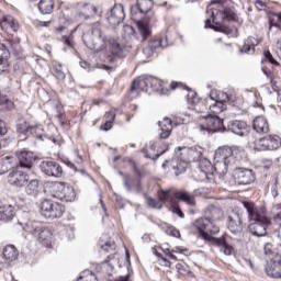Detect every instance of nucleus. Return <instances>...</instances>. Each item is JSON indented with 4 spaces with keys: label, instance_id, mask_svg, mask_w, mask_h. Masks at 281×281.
Here are the masks:
<instances>
[{
    "label": "nucleus",
    "instance_id": "20",
    "mask_svg": "<svg viewBox=\"0 0 281 281\" xmlns=\"http://www.w3.org/2000/svg\"><path fill=\"white\" fill-rule=\"evenodd\" d=\"M206 102H215L216 104H225V102H229V94L227 92H223L220 90H211Z\"/></svg>",
    "mask_w": 281,
    "mask_h": 281
},
{
    "label": "nucleus",
    "instance_id": "5",
    "mask_svg": "<svg viewBox=\"0 0 281 281\" xmlns=\"http://www.w3.org/2000/svg\"><path fill=\"white\" fill-rule=\"evenodd\" d=\"M195 227L200 232L202 238L205 240V236H210V234H218L221 232V228L218 225H216L212 220H210V216L200 217L198 221H195Z\"/></svg>",
    "mask_w": 281,
    "mask_h": 281
},
{
    "label": "nucleus",
    "instance_id": "15",
    "mask_svg": "<svg viewBox=\"0 0 281 281\" xmlns=\"http://www.w3.org/2000/svg\"><path fill=\"white\" fill-rule=\"evenodd\" d=\"M228 229L232 234H240L243 232V221L240 220V214L233 211L228 216Z\"/></svg>",
    "mask_w": 281,
    "mask_h": 281
},
{
    "label": "nucleus",
    "instance_id": "30",
    "mask_svg": "<svg viewBox=\"0 0 281 281\" xmlns=\"http://www.w3.org/2000/svg\"><path fill=\"white\" fill-rule=\"evenodd\" d=\"M148 87H150L148 75L140 76L138 79L134 80L132 85V89H140V91H145V93H148Z\"/></svg>",
    "mask_w": 281,
    "mask_h": 281
},
{
    "label": "nucleus",
    "instance_id": "52",
    "mask_svg": "<svg viewBox=\"0 0 281 281\" xmlns=\"http://www.w3.org/2000/svg\"><path fill=\"white\" fill-rule=\"evenodd\" d=\"M10 69V63L7 59L0 58V74H3Z\"/></svg>",
    "mask_w": 281,
    "mask_h": 281
},
{
    "label": "nucleus",
    "instance_id": "46",
    "mask_svg": "<svg viewBox=\"0 0 281 281\" xmlns=\"http://www.w3.org/2000/svg\"><path fill=\"white\" fill-rule=\"evenodd\" d=\"M101 249L104 251V254H109V251H115V241L110 240L101 244Z\"/></svg>",
    "mask_w": 281,
    "mask_h": 281
},
{
    "label": "nucleus",
    "instance_id": "1",
    "mask_svg": "<svg viewBox=\"0 0 281 281\" xmlns=\"http://www.w3.org/2000/svg\"><path fill=\"white\" fill-rule=\"evenodd\" d=\"M105 41L106 47H109V52L105 55V60L108 63L115 64L117 63V58H124L126 56V46H124L117 37L104 38L102 36H88L83 38V43L87 47L94 52H102V45Z\"/></svg>",
    "mask_w": 281,
    "mask_h": 281
},
{
    "label": "nucleus",
    "instance_id": "36",
    "mask_svg": "<svg viewBox=\"0 0 281 281\" xmlns=\"http://www.w3.org/2000/svg\"><path fill=\"white\" fill-rule=\"evenodd\" d=\"M226 109H227V106L225 104L213 102L210 105V112L209 113H212V115H216L218 117V115L221 113H223V111H226Z\"/></svg>",
    "mask_w": 281,
    "mask_h": 281
},
{
    "label": "nucleus",
    "instance_id": "13",
    "mask_svg": "<svg viewBox=\"0 0 281 281\" xmlns=\"http://www.w3.org/2000/svg\"><path fill=\"white\" fill-rule=\"evenodd\" d=\"M124 19H126V13H124V4H115L108 16L109 24L120 25Z\"/></svg>",
    "mask_w": 281,
    "mask_h": 281
},
{
    "label": "nucleus",
    "instance_id": "62",
    "mask_svg": "<svg viewBox=\"0 0 281 281\" xmlns=\"http://www.w3.org/2000/svg\"><path fill=\"white\" fill-rule=\"evenodd\" d=\"M255 5H256L257 10H263L267 4H265V2H262V0H257L255 2Z\"/></svg>",
    "mask_w": 281,
    "mask_h": 281
},
{
    "label": "nucleus",
    "instance_id": "64",
    "mask_svg": "<svg viewBox=\"0 0 281 281\" xmlns=\"http://www.w3.org/2000/svg\"><path fill=\"white\" fill-rule=\"evenodd\" d=\"M64 164L68 166V168H71L72 170L78 171V169L76 168V165H74V162H71L70 160L66 159L64 160Z\"/></svg>",
    "mask_w": 281,
    "mask_h": 281
},
{
    "label": "nucleus",
    "instance_id": "8",
    "mask_svg": "<svg viewBox=\"0 0 281 281\" xmlns=\"http://www.w3.org/2000/svg\"><path fill=\"white\" fill-rule=\"evenodd\" d=\"M202 120H204L205 125H199L201 133H209V131H218V128L223 126V120L216 114L209 113L207 115H203Z\"/></svg>",
    "mask_w": 281,
    "mask_h": 281
},
{
    "label": "nucleus",
    "instance_id": "47",
    "mask_svg": "<svg viewBox=\"0 0 281 281\" xmlns=\"http://www.w3.org/2000/svg\"><path fill=\"white\" fill-rule=\"evenodd\" d=\"M220 31L226 35L238 34V29H236L235 26L229 27V26L223 25V26H220Z\"/></svg>",
    "mask_w": 281,
    "mask_h": 281
},
{
    "label": "nucleus",
    "instance_id": "39",
    "mask_svg": "<svg viewBox=\"0 0 281 281\" xmlns=\"http://www.w3.org/2000/svg\"><path fill=\"white\" fill-rule=\"evenodd\" d=\"M26 193L31 195L38 194V180H31L25 188Z\"/></svg>",
    "mask_w": 281,
    "mask_h": 281
},
{
    "label": "nucleus",
    "instance_id": "27",
    "mask_svg": "<svg viewBox=\"0 0 281 281\" xmlns=\"http://www.w3.org/2000/svg\"><path fill=\"white\" fill-rule=\"evenodd\" d=\"M65 213V206L58 204V202H53L50 209L46 213L45 218H60Z\"/></svg>",
    "mask_w": 281,
    "mask_h": 281
},
{
    "label": "nucleus",
    "instance_id": "26",
    "mask_svg": "<svg viewBox=\"0 0 281 281\" xmlns=\"http://www.w3.org/2000/svg\"><path fill=\"white\" fill-rule=\"evenodd\" d=\"M228 128L235 135H247V123L243 121H232Z\"/></svg>",
    "mask_w": 281,
    "mask_h": 281
},
{
    "label": "nucleus",
    "instance_id": "4",
    "mask_svg": "<svg viewBox=\"0 0 281 281\" xmlns=\"http://www.w3.org/2000/svg\"><path fill=\"white\" fill-rule=\"evenodd\" d=\"M235 164L234 151L229 146H223L215 150L214 170L217 175H227V167Z\"/></svg>",
    "mask_w": 281,
    "mask_h": 281
},
{
    "label": "nucleus",
    "instance_id": "55",
    "mask_svg": "<svg viewBox=\"0 0 281 281\" xmlns=\"http://www.w3.org/2000/svg\"><path fill=\"white\" fill-rule=\"evenodd\" d=\"M263 249H265L266 256H273V254H276V250L272 244H266Z\"/></svg>",
    "mask_w": 281,
    "mask_h": 281
},
{
    "label": "nucleus",
    "instance_id": "14",
    "mask_svg": "<svg viewBox=\"0 0 281 281\" xmlns=\"http://www.w3.org/2000/svg\"><path fill=\"white\" fill-rule=\"evenodd\" d=\"M8 181L11 186L23 188L27 183V175L15 167V170L9 173Z\"/></svg>",
    "mask_w": 281,
    "mask_h": 281
},
{
    "label": "nucleus",
    "instance_id": "17",
    "mask_svg": "<svg viewBox=\"0 0 281 281\" xmlns=\"http://www.w3.org/2000/svg\"><path fill=\"white\" fill-rule=\"evenodd\" d=\"M38 131L36 125H31L23 117H20L16 122V133L19 135H34Z\"/></svg>",
    "mask_w": 281,
    "mask_h": 281
},
{
    "label": "nucleus",
    "instance_id": "40",
    "mask_svg": "<svg viewBox=\"0 0 281 281\" xmlns=\"http://www.w3.org/2000/svg\"><path fill=\"white\" fill-rule=\"evenodd\" d=\"M85 30L90 32L92 36H102V26L99 23L85 26Z\"/></svg>",
    "mask_w": 281,
    "mask_h": 281
},
{
    "label": "nucleus",
    "instance_id": "58",
    "mask_svg": "<svg viewBox=\"0 0 281 281\" xmlns=\"http://www.w3.org/2000/svg\"><path fill=\"white\" fill-rule=\"evenodd\" d=\"M8 127L5 126V122L0 120V137H3V135H7Z\"/></svg>",
    "mask_w": 281,
    "mask_h": 281
},
{
    "label": "nucleus",
    "instance_id": "29",
    "mask_svg": "<svg viewBox=\"0 0 281 281\" xmlns=\"http://www.w3.org/2000/svg\"><path fill=\"white\" fill-rule=\"evenodd\" d=\"M14 218V206L12 205H2L0 206V221L8 223Z\"/></svg>",
    "mask_w": 281,
    "mask_h": 281
},
{
    "label": "nucleus",
    "instance_id": "41",
    "mask_svg": "<svg viewBox=\"0 0 281 281\" xmlns=\"http://www.w3.org/2000/svg\"><path fill=\"white\" fill-rule=\"evenodd\" d=\"M119 175H121V177H123V184L124 188H126V190L128 192H131V190H133V182L135 181V179H133L131 176L125 175L124 172L120 171Z\"/></svg>",
    "mask_w": 281,
    "mask_h": 281
},
{
    "label": "nucleus",
    "instance_id": "23",
    "mask_svg": "<svg viewBox=\"0 0 281 281\" xmlns=\"http://www.w3.org/2000/svg\"><path fill=\"white\" fill-rule=\"evenodd\" d=\"M64 186H65V183L57 182V181L48 182L46 184L47 193L50 194L52 196H54L55 199L60 200V196L63 194Z\"/></svg>",
    "mask_w": 281,
    "mask_h": 281
},
{
    "label": "nucleus",
    "instance_id": "3",
    "mask_svg": "<svg viewBox=\"0 0 281 281\" xmlns=\"http://www.w3.org/2000/svg\"><path fill=\"white\" fill-rule=\"evenodd\" d=\"M150 10H153V0H137V3L131 9L132 18L136 21L143 36H150L153 34L148 22L142 20Z\"/></svg>",
    "mask_w": 281,
    "mask_h": 281
},
{
    "label": "nucleus",
    "instance_id": "6",
    "mask_svg": "<svg viewBox=\"0 0 281 281\" xmlns=\"http://www.w3.org/2000/svg\"><path fill=\"white\" fill-rule=\"evenodd\" d=\"M281 147V138L278 135H268L255 143V150H278Z\"/></svg>",
    "mask_w": 281,
    "mask_h": 281
},
{
    "label": "nucleus",
    "instance_id": "22",
    "mask_svg": "<svg viewBox=\"0 0 281 281\" xmlns=\"http://www.w3.org/2000/svg\"><path fill=\"white\" fill-rule=\"evenodd\" d=\"M281 13H270L268 34H280Z\"/></svg>",
    "mask_w": 281,
    "mask_h": 281
},
{
    "label": "nucleus",
    "instance_id": "2",
    "mask_svg": "<svg viewBox=\"0 0 281 281\" xmlns=\"http://www.w3.org/2000/svg\"><path fill=\"white\" fill-rule=\"evenodd\" d=\"M243 206L247 211L250 221H252L248 226L250 234L258 237L267 236V226L271 225V221L267 217V210L247 201L243 202Z\"/></svg>",
    "mask_w": 281,
    "mask_h": 281
},
{
    "label": "nucleus",
    "instance_id": "11",
    "mask_svg": "<svg viewBox=\"0 0 281 281\" xmlns=\"http://www.w3.org/2000/svg\"><path fill=\"white\" fill-rule=\"evenodd\" d=\"M232 0H215L214 3L223 5L224 10L217 11L216 14H220L221 19L226 21H238V12L234 7H227V3H231Z\"/></svg>",
    "mask_w": 281,
    "mask_h": 281
},
{
    "label": "nucleus",
    "instance_id": "45",
    "mask_svg": "<svg viewBox=\"0 0 281 281\" xmlns=\"http://www.w3.org/2000/svg\"><path fill=\"white\" fill-rule=\"evenodd\" d=\"M148 83H149V87H151L153 89H156L157 91L161 89V80H159L156 77L148 76Z\"/></svg>",
    "mask_w": 281,
    "mask_h": 281
},
{
    "label": "nucleus",
    "instance_id": "9",
    "mask_svg": "<svg viewBox=\"0 0 281 281\" xmlns=\"http://www.w3.org/2000/svg\"><path fill=\"white\" fill-rule=\"evenodd\" d=\"M31 234L38 240V243H41V245H44V247H49L52 245V231L49 228L38 224L33 227Z\"/></svg>",
    "mask_w": 281,
    "mask_h": 281
},
{
    "label": "nucleus",
    "instance_id": "61",
    "mask_svg": "<svg viewBox=\"0 0 281 281\" xmlns=\"http://www.w3.org/2000/svg\"><path fill=\"white\" fill-rule=\"evenodd\" d=\"M265 56H266L267 60H269V63H271V65H278V61H276L273 59V55H271V52H269V50L266 52Z\"/></svg>",
    "mask_w": 281,
    "mask_h": 281
},
{
    "label": "nucleus",
    "instance_id": "21",
    "mask_svg": "<svg viewBox=\"0 0 281 281\" xmlns=\"http://www.w3.org/2000/svg\"><path fill=\"white\" fill-rule=\"evenodd\" d=\"M172 45V37L168 36H154L149 40L150 49H157V47H168Z\"/></svg>",
    "mask_w": 281,
    "mask_h": 281
},
{
    "label": "nucleus",
    "instance_id": "51",
    "mask_svg": "<svg viewBox=\"0 0 281 281\" xmlns=\"http://www.w3.org/2000/svg\"><path fill=\"white\" fill-rule=\"evenodd\" d=\"M54 74L58 80H65V72L63 71V66H56Z\"/></svg>",
    "mask_w": 281,
    "mask_h": 281
},
{
    "label": "nucleus",
    "instance_id": "34",
    "mask_svg": "<svg viewBox=\"0 0 281 281\" xmlns=\"http://www.w3.org/2000/svg\"><path fill=\"white\" fill-rule=\"evenodd\" d=\"M206 216H209L210 221L216 225V221L223 218V211L218 207L211 206L206 211Z\"/></svg>",
    "mask_w": 281,
    "mask_h": 281
},
{
    "label": "nucleus",
    "instance_id": "57",
    "mask_svg": "<svg viewBox=\"0 0 281 281\" xmlns=\"http://www.w3.org/2000/svg\"><path fill=\"white\" fill-rule=\"evenodd\" d=\"M8 170H10V165H8L5 162V160L0 162V175H5V172H8Z\"/></svg>",
    "mask_w": 281,
    "mask_h": 281
},
{
    "label": "nucleus",
    "instance_id": "60",
    "mask_svg": "<svg viewBox=\"0 0 281 281\" xmlns=\"http://www.w3.org/2000/svg\"><path fill=\"white\" fill-rule=\"evenodd\" d=\"M105 120L108 122H112V123L115 122V112H113V111L106 112Z\"/></svg>",
    "mask_w": 281,
    "mask_h": 281
},
{
    "label": "nucleus",
    "instance_id": "43",
    "mask_svg": "<svg viewBox=\"0 0 281 281\" xmlns=\"http://www.w3.org/2000/svg\"><path fill=\"white\" fill-rule=\"evenodd\" d=\"M189 155L193 157V161H201V157L203 155V148L201 147H193L189 150Z\"/></svg>",
    "mask_w": 281,
    "mask_h": 281
},
{
    "label": "nucleus",
    "instance_id": "10",
    "mask_svg": "<svg viewBox=\"0 0 281 281\" xmlns=\"http://www.w3.org/2000/svg\"><path fill=\"white\" fill-rule=\"evenodd\" d=\"M234 180L237 186H249L256 181V176L251 169L236 168L234 171Z\"/></svg>",
    "mask_w": 281,
    "mask_h": 281
},
{
    "label": "nucleus",
    "instance_id": "56",
    "mask_svg": "<svg viewBox=\"0 0 281 281\" xmlns=\"http://www.w3.org/2000/svg\"><path fill=\"white\" fill-rule=\"evenodd\" d=\"M176 269L178 270V273H180V276H188V273H190V271L186 269V267H183V265L181 263H177Z\"/></svg>",
    "mask_w": 281,
    "mask_h": 281
},
{
    "label": "nucleus",
    "instance_id": "44",
    "mask_svg": "<svg viewBox=\"0 0 281 281\" xmlns=\"http://www.w3.org/2000/svg\"><path fill=\"white\" fill-rule=\"evenodd\" d=\"M164 203H166V202H161V199H159V200H155L153 198L147 199V205L149 207H153V210H161Z\"/></svg>",
    "mask_w": 281,
    "mask_h": 281
},
{
    "label": "nucleus",
    "instance_id": "50",
    "mask_svg": "<svg viewBox=\"0 0 281 281\" xmlns=\"http://www.w3.org/2000/svg\"><path fill=\"white\" fill-rule=\"evenodd\" d=\"M256 45H258V43H256V44L252 43V47L249 44H245L243 46V48L240 49L241 54H254V52H255L254 47H256Z\"/></svg>",
    "mask_w": 281,
    "mask_h": 281
},
{
    "label": "nucleus",
    "instance_id": "42",
    "mask_svg": "<svg viewBox=\"0 0 281 281\" xmlns=\"http://www.w3.org/2000/svg\"><path fill=\"white\" fill-rule=\"evenodd\" d=\"M233 150V160L236 161H240V159H243V157H245V149H243V147H231Z\"/></svg>",
    "mask_w": 281,
    "mask_h": 281
},
{
    "label": "nucleus",
    "instance_id": "49",
    "mask_svg": "<svg viewBox=\"0 0 281 281\" xmlns=\"http://www.w3.org/2000/svg\"><path fill=\"white\" fill-rule=\"evenodd\" d=\"M187 102L189 104H196V93L194 92V90H189L187 94Z\"/></svg>",
    "mask_w": 281,
    "mask_h": 281
},
{
    "label": "nucleus",
    "instance_id": "48",
    "mask_svg": "<svg viewBox=\"0 0 281 281\" xmlns=\"http://www.w3.org/2000/svg\"><path fill=\"white\" fill-rule=\"evenodd\" d=\"M86 273L87 276L83 277V276H80L77 281H98V278L95 277V274H93L92 272H89V271H86L83 272Z\"/></svg>",
    "mask_w": 281,
    "mask_h": 281
},
{
    "label": "nucleus",
    "instance_id": "38",
    "mask_svg": "<svg viewBox=\"0 0 281 281\" xmlns=\"http://www.w3.org/2000/svg\"><path fill=\"white\" fill-rule=\"evenodd\" d=\"M12 109H14V102L5 97H0V111H12Z\"/></svg>",
    "mask_w": 281,
    "mask_h": 281
},
{
    "label": "nucleus",
    "instance_id": "24",
    "mask_svg": "<svg viewBox=\"0 0 281 281\" xmlns=\"http://www.w3.org/2000/svg\"><path fill=\"white\" fill-rule=\"evenodd\" d=\"M158 124L161 128V133L159 134L160 139H168V137H170V133H172V121H170L168 117H165Z\"/></svg>",
    "mask_w": 281,
    "mask_h": 281
},
{
    "label": "nucleus",
    "instance_id": "19",
    "mask_svg": "<svg viewBox=\"0 0 281 281\" xmlns=\"http://www.w3.org/2000/svg\"><path fill=\"white\" fill-rule=\"evenodd\" d=\"M266 273L270 278H281V257L277 256L271 259L270 265L266 268Z\"/></svg>",
    "mask_w": 281,
    "mask_h": 281
},
{
    "label": "nucleus",
    "instance_id": "63",
    "mask_svg": "<svg viewBox=\"0 0 281 281\" xmlns=\"http://www.w3.org/2000/svg\"><path fill=\"white\" fill-rule=\"evenodd\" d=\"M173 214H177L180 218H183V212L177 206H172Z\"/></svg>",
    "mask_w": 281,
    "mask_h": 281
},
{
    "label": "nucleus",
    "instance_id": "25",
    "mask_svg": "<svg viewBox=\"0 0 281 281\" xmlns=\"http://www.w3.org/2000/svg\"><path fill=\"white\" fill-rule=\"evenodd\" d=\"M252 127L257 133H269V122L265 116H257L252 122Z\"/></svg>",
    "mask_w": 281,
    "mask_h": 281
},
{
    "label": "nucleus",
    "instance_id": "35",
    "mask_svg": "<svg viewBox=\"0 0 281 281\" xmlns=\"http://www.w3.org/2000/svg\"><path fill=\"white\" fill-rule=\"evenodd\" d=\"M199 161V169L201 172H204V175H210V170H212V168H214V166H212V162L210 160H207V158H201Z\"/></svg>",
    "mask_w": 281,
    "mask_h": 281
},
{
    "label": "nucleus",
    "instance_id": "33",
    "mask_svg": "<svg viewBox=\"0 0 281 281\" xmlns=\"http://www.w3.org/2000/svg\"><path fill=\"white\" fill-rule=\"evenodd\" d=\"M176 199H179L180 201H183V203H187V205H190L191 207L195 205L194 195L190 194L188 191H178L175 194Z\"/></svg>",
    "mask_w": 281,
    "mask_h": 281
},
{
    "label": "nucleus",
    "instance_id": "32",
    "mask_svg": "<svg viewBox=\"0 0 281 281\" xmlns=\"http://www.w3.org/2000/svg\"><path fill=\"white\" fill-rule=\"evenodd\" d=\"M74 199H76V191L74 190V188L64 183V189L61 191L59 201H66V203H69L74 201Z\"/></svg>",
    "mask_w": 281,
    "mask_h": 281
},
{
    "label": "nucleus",
    "instance_id": "31",
    "mask_svg": "<svg viewBox=\"0 0 281 281\" xmlns=\"http://www.w3.org/2000/svg\"><path fill=\"white\" fill-rule=\"evenodd\" d=\"M54 0H41L37 4L41 14H52V12H54Z\"/></svg>",
    "mask_w": 281,
    "mask_h": 281
},
{
    "label": "nucleus",
    "instance_id": "53",
    "mask_svg": "<svg viewBox=\"0 0 281 281\" xmlns=\"http://www.w3.org/2000/svg\"><path fill=\"white\" fill-rule=\"evenodd\" d=\"M166 234H168V236H173V238H179L180 236L179 231H177L175 226L167 227Z\"/></svg>",
    "mask_w": 281,
    "mask_h": 281
},
{
    "label": "nucleus",
    "instance_id": "54",
    "mask_svg": "<svg viewBox=\"0 0 281 281\" xmlns=\"http://www.w3.org/2000/svg\"><path fill=\"white\" fill-rule=\"evenodd\" d=\"M170 194V190H161L158 193V196L162 203H166L168 201V195Z\"/></svg>",
    "mask_w": 281,
    "mask_h": 281
},
{
    "label": "nucleus",
    "instance_id": "16",
    "mask_svg": "<svg viewBox=\"0 0 281 281\" xmlns=\"http://www.w3.org/2000/svg\"><path fill=\"white\" fill-rule=\"evenodd\" d=\"M205 240L209 243H213L216 247H220V251L224 254V256H232V251L234 248L225 243V239L213 237L212 235H204Z\"/></svg>",
    "mask_w": 281,
    "mask_h": 281
},
{
    "label": "nucleus",
    "instance_id": "12",
    "mask_svg": "<svg viewBox=\"0 0 281 281\" xmlns=\"http://www.w3.org/2000/svg\"><path fill=\"white\" fill-rule=\"evenodd\" d=\"M40 168L47 177H63V167L55 161L44 160L41 162Z\"/></svg>",
    "mask_w": 281,
    "mask_h": 281
},
{
    "label": "nucleus",
    "instance_id": "37",
    "mask_svg": "<svg viewBox=\"0 0 281 281\" xmlns=\"http://www.w3.org/2000/svg\"><path fill=\"white\" fill-rule=\"evenodd\" d=\"M53 203L54 201L46 199L38 205L40 212L44 218L47 216V213L49 212Z\"/></svg>",
    "mask_w": 281,
    "mask_h": 281
},
{
    "label": "nucleus",
    "instance_id": "59",
    "mask_svg": "<svg viewBox=\"0 0 281 281\" xmlns=\"http://www.w3.org/2000/svg\"><path fill=\"white\" fill-rule=\"evenodd\" d=\"M101 131H111L113 128V122L105 121L103 125L100 126Z\"/></svg>",
    "mask_w": 281,
    "mask_h": 281
},
{
    "label": "nucleus",
    "instance_id": "28",
    "mask_svg": "<svg viewBox=\"0 0 281 281\" xmlns=\"http://www.w3.org/2000/svg\"><path fill=\"white\" fill-rule=\"evenodd\" d=\"M3 258L9 262H14L19 258V250L13 245H8L3 248Z\"/></svg>",
    "mask_w": 281,
    "mask_h": 281
},
{
    "label": "nucleus",
    "instance_id": "7",
    "mask_svg": "<svg viewBox=\"0 0 281 281\" xmlns=\"http://www.w3.org/2000/svg\"><path fill=\"white\" fill-rule=\"evenodd\" d=\"M18 164L15 168L18 170H32L34 168V161H36V155L32 151H18Z\"/></svg>",
    "mask_w": 281,
    "mask_h": 281
},
{
    "label": "nucleus",
    "instance_id": "18",
    "mask_svg": "<svg viewBox=\"0 0 281 281\" xmlns=\"http://www.w3.org/2000/svg\"><path fill=\"white\" fill-rule=\"evenodd\" d=\"M0 27L19 32V22L12 15H5L0 10Z\"/></svg>",
    "mask_w": 281,
    "mask_h": 281
}]
</instances>
